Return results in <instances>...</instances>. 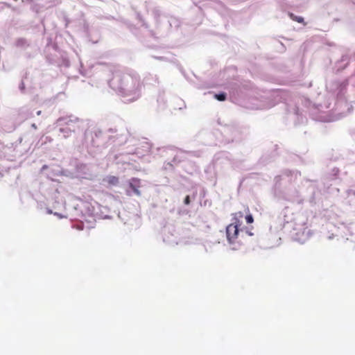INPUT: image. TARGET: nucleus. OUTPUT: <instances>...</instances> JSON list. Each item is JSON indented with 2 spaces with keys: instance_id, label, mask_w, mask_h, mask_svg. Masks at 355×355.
<instances>
[{
  "instance_id": "6e6552de",
  "label": "nucleus",
  "mask_w": 355,
  "mask_h": 355,
  "mask_svg": "<svg viewBox=\"0 0 355 355\" xmlns=\"http://www.w3.org/2000/svg\"><path fill=\"white\" fill-rule=\"evenodd\" d=\"M294 19L299 23H302L304 21V19L302 17H295Z\"/></svg>"
},
{
  "instance_id": "f257e3e1",
  "label": "nucleus",
  "mask_w": 355,
  "mask_h": 355,
  "mask_svg": "<svg viewBox=\"0 0 355 355\" xmlns=\"http://www.w3.org/2000/svg\"><path fill=\"white\" fill-rule=\"evenodd\" d=\"M114 79L119 83L117 89L121 92L134 93L139 89V80L129 74L118 75Z\"/></svg>"
},
{
  "instance_id": "20e7f679",
  "label": "nucleus",
  "mask_w": 355,
  "mask_h": 355,
  "mask_svg": "<svg viewBox=\"0 0 355 355\" xmlns=\"http://www.w3.org/2000/svg\"><path fill=\"white\" fill-rule=\"evenodd\" d=\"M109 185L115 186L117 185L119 182V178L114 175H109L106 178L104 179Z\"/></svg>"
},
{
  "instance_id": "f03ea898",
  "label": "nucleus",
  "mask_w": 355,
  "mask_h": 355,
  "mask_svg": "<svg viewBox=\"0 0 355 355\" xmlns=\"http://www.w3.org/2000/svg\"><path fill=\"white\" fill-rule=\"evenodd\" d=\"M243 214L241 211L235 213L233 218L234 222L230 224L226 228L227 238L230 243H234L238 238L239 232V227L241 225L239 218H243Z\"/></svg>"
},
{
  "instance_id": "1a4fd4ad",
  "label": "nucleus",
  "mask_w": 355,
  "mask_h": 355,
  "mask_svg": "<svg viewBox=\"0 0 355 355\" xmlns=\"http://www.w3.org/2000/svg\"><path fill=\"white\" fill-rule=\"evenodd\" d=\"M40 114H41V111H38V112H37V115H40Z\"/></svg>"
},
{
  "instance_id": "0eeeda50",
  "label": "nucleus",
  "mask_w": 355,
  "mask_h": 355,
  "mask_svg": "<svg viewBox=\"0 0 355 355\" xmlns=\"http://www.w3.org/2000/svg\"><path fill=\"white\" fill-rule=\"evenodd\" d=\"M184 202L185 205H189L190 203V197L189 196H187L184 198Z\"/></svg>"
},
{
  "instance_id": "7ed1b4c3",
  "label": "nucleus",
  "mask_w": 355,
  "mask_h": 355,
  "mask_svg": "<svg viewBox=\"0 0 355 355\" xmlns=\"http://www.w3.org/2000/svg\"><path fill=\"white\" fill-rule=\"evenodd\" d=\"M129 186L133 191L135 195L141 196L139 188L141 187V180L137 178H133L129 181Z\"/></svg>"
},
{
  "instance_id": "39448f33",
  "label": "nucleus",
  "mask_w": 355,
  "mask_h": 355,
  "mask_svg": "<svg viewBox=\"0 0 355 355\" xmlns=\"http://www.w3.org/2000/svg\"><path fill=\"white\" fill-rule=\"evenodd\" d=\"M215 98L220 101H223L226 99V94L224 93L218 94L215 95Z\"/></svg>"
},
{
  "instance_id": "423d86ee",
  "label": "nucleus",
  "mask_w": 355,
  "mask_h": 355,
  "mask_svg": "<svg viewBox=\"0 0 355 355\" xmlns=\"http://www.w3.org/2000/svg\"><path fill=\"white\" fill-rule=\"evenodd\" d=\"M245 220L248 223H252L254 222L253 216L250 214L245 216Z\"/></svg>"
}]
</instances>
